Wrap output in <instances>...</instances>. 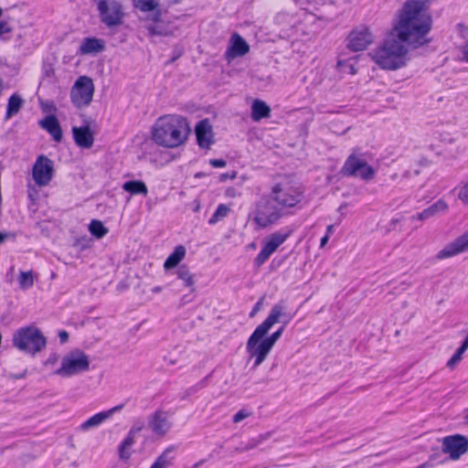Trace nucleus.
<instances>
[{
  "label": "nucleus",
  "mask_w": 468,
  "mask_h": 468,
  "mask_svg": "<svg viewBox=\"0 0 468 468\" xmlns=\"http://www.w3.org/2000/svg\"><path fill=\"white\" fill-rule=\"evenodd\" d=\"M179 280H182L186 287H192L195 283L193 274L186 265H181L176 271Z\"/></svg>",
  "instance_id": "obj_31"
},
{
  "label": "nucleus",
  "mask_w": 468,
  "mask_h": 468,
  "mask_svg": "<svg viewBox=\"0 0 468 468\" xmlns=\"http://www.w3.org/2000/svg\"><path fill=\"white\" fill-rule=\"evenodd\" d=\"M333 228H334V226H333V225H329V226L327 227V229H326V234H328V235H329V233H330V232H332Z\"/></svg>",
  "instance_id": "obj_58"
},
{
  "label": "nucleus",
  "mask_w": 468,
  "mask_h": 468,
  "mask_svg": "<svg viewBox=\"0 0 468 468\" xmlns=\"http://www.w3.org/2000/svg\"><path fill=\"white\" fill-rule=\"evenodd\" d=\"M432 27L427 0H406L392 32L370 52L372 60L382 69L396 70L407 65L409 50L404 44L418 48L430 43L426 36Z\"/></svg>",
  "instance_id": "obj_1"
},
{
  "label": "nucleus",
  "mask_w": 468,
  "mask_h": 468,
  "mask_svg": "<svg viewBox=\"0 0 468 468\" xmlns=\"http://www.w3.org/2000/svg\"><path fill=\"white\" fill-rule=\"evenodd\" d=\"M144 427V424L142 421L136 422L132 426L127 436L124 438L118 448L119 457L121 460L126 461L130 459L131 452L128 451V449L134 444L136 436L140 433Z\"/></svg>",
  "instance_id": "obj_16"
},
{
  "label": "nucleus",
  "mask_w": 468,
  "mask_h": 468,
  "mask_svg": "<svg viewBox=\"0 0 468 468\" xmlns=\"http://www.w3.org/2000/svg\"><path fill=\"white\" fill-rule=\"evenodd\" d=\"M468 251V230L441 250L436 258L444 260Z\"/></svg>",
  "instance_id": "obj_14"
},
{
  "label": "nucleus",
  "mask_w": 468,
  "mask_h": 468,
  "mask_svg": "<svg viewBox=\"0 0 468 468\" xmlns=\"http://www.w3.org/2000/svg\"><path fill=\"white\" fill-rule=\"evenodd\" d=\"M72 134L75 144L81 148L90 149L94 143V134L89 125L74 126Z\"/></svg>",
  "instance_id": "obj_19"
},
{
  "label": "nucleus",
  "mask_w": 468,
  "mask_h": 468,
  "mask_svg": "<svg viewBox=\"0 0 468 468\" xmlns=\"http://www.w3.org/2000/svg\"><path fill=\"white\" fill-rule=\"evenodd\" d=\"M342 66H346V67H348V69H349V73H351V74H356V70L355 67H354L352 64H346V63H343L341 60H339V61L337 62V67H338V68H341Z\"/></svg>",
  "instance_id": "obj_50"
},
{
  "label": "nucleus",
  "mask_w": 468,
  "mask_h": 468,
  "mask_svg": "<svg viewBox=\"0 0 468 468\" xmlns=\"http://www.w3.org/2000/svg\"><path fill=\"white\" fill-rule=\"evenodd\" d=\"M463 58L468 61V44L463 49Z\"/></svg>",
  "instance_id": "obj_54"
},
{
  "label": "nucleus",
  "mask_w": 468,
  "mask_h": 468,
  "mask_svg": "<svg viewBox=\"0 0 468 468\" xmlns=\"http://www.w3.org/2000/svg\"><path fill=\"white\" fill-rule=\"evenodd\" d=\"M258 445H259V444H258V442H257V439H256V437H253V438H250V439L248 441V442H247V444H246V446H245V449H246V450H250V449L256 448Z\"/></svg>",
  "instance_id": "obj_46"
},
{
  "label": "nucleus",
  "mask_w": 468,
  "mask_h": 468,
  "mask_svg": "<svg viewBox=\"0 0 468 468\" xmlns=\"http://www.w3.org/2000/svg\"><path fill=\"white\" fill-rule=\"evenodd\" d=\"M286 215L270 195L263 196L255 203V208L251 212L253 222L259 229H267L278 223Z\"/></svg>",
  "instance_id": "obj_6"
},
{
  "label": "nucleus",
  "mask_w": 468,
  "mask_h": 468,
  "mask_svg": "<svg viewBox=\"0 0 468 468\" xmlns=\"http://www.w3.org/2000/svg\"><path fill=\"white\" fill-rule=\"evenodd\" d=\"M229 207L225 204H219L211 218L208 219L210 225H214L228 216Z\"/></svg>",
  "instance_id": "obj_32"
},
{
  "label": "nucleus",
  "mask_w": 468,
  "mask_h": 468,
  "mask_svg": "<svg viewBox=\"0 0 468 468\" xmlns=\"http://www.w3.org/2000/svg\"><path fill=\"white\" fill-rule=\"evenodd\" d=\"M104 49V45L101 40L96 37H86L80 47V54L98 53Z\"/></svg>",
  "instance_id": "obj_24"
},
{
  "label": "nucleus",
  "mask_w": 468,
  "mask_h": 468,
  "mask_svg": "<svg viewBox=\"0 0 468 468\" xmlns=\"http://www.w3.org/2000/svg\"><path fill=\"white\" fill-rule=\"evenodd\" d=\"M260 304H261V303H260V302H258V303L255 304V306H254V308H253L252 312H251V313H250V316H253V315H254V314L257 312V310H258V308H259V305H260Z\"/></svg>",
  "instance_id": "obj_55"
},
{
  "label": "nucleus",
  "mask_w": 468,
  "mask_h": 468,
  "mask_svg": "<svg viewBox=\"0 0 468 468\" xmlns=\"http://www.w3.org/2000/svg\"><path fill=\"white\" fill-rule=\"evenodd\" d=\"M162 291V287L161 286H155L152 289V292L154 293H158Z\"/></svg>",
  "instance_id": "obj_56"
},
{
  "label": "nucleus",
  "mask_w": 468,
  "mask_h": 468,
  "mask_svg": "<svg viewBox=\"0 0 468 468\" xmlns=\"http://www.w3.org/2000/svg\"><path fill=\"white\" fill-rule=\"evenodd\" d=\"M123 407H124L123 404H119L108 410H105L104 412L106 413L107 418L110 419L115 412L122 410L123 409Z\"/></svg>",
  "instance_id": "obj_44"
},
{
  "label": "nucleus",
  "mask_w": 468,
  "mask_h": 468,
  "mask_svg": "<svg viewBox=\"0 0 468 468\" xmlns=\"http://www.w3.org/2000/svg\"><path fill=\"white\" fill-rule=\"evenodd\" d=\"M58 360V356L56 354H52L49 356V357L47 359V364H54Z\"/></svg>",
  "instance_id": "obj_52"
},
{
  "label": "nucleus",
  "mask_w": 468,
  "mask_h": 468,
  "mask_svg": "<svg viewBox=\"0 0 468 468\" xmlns=\"http://www.w3.org/2000/svg\"><path fill=\"white\" fill-rule=\"evenodd\" d=\"M97 8L101 23L109 28L122 24L124 12L120 0H99Z\"/></svg>",
  "instance_id": "obj_9"
},
{
  "label": "nucleus",
  "mask_w": 468,
  "mask_h": 468,
  "mask_svg": "<svg viewBox=\"0 0 468 468\" xmlns=\"http://www.w3.org/2000/svg\"><path fill=\"white\" fill-rule=\"evenodd\" d=\"M221 177H222V179L227 178V177H228V174H223V175L221 176Z\"/></svg>",
  "instance_id": "obj_61"
},
{
  "label": "nucleus",
  "mask_w": 468,
  "mask_h": 468,
  "mask_svg": "<svg viewBox=\"0 0 468 468\" xmlns=\"http://www.w3.org/2000/svg\"><path fill=\"white\" fill-rule=\"evenodd\" d=\"M89 230L90 234L97 239L103 238L109 231L103 223L98 219H92L90 221L89 225Z\"/></svg>",
  "instance_id": "obj_30"
},
{
  "label": "nucleus",
  "mask_w": 468,
  "mask_h": 468,
  "mask_svg": "<svg viewBox=\"0 0 468 468\" xmlns=\"http://www.w3.org/2000/svg\"><path fill=\"white\" fill-rule=\"evenodd\" d=\"M122 189L131 195H142L146 197L148 188L142 180H130L122 185Z\"/></svg>",
  "instance_id": "obj_27"
},
{
  "label": "nucleus",
  "mask_w": 468,
  "mask_h": 468,
  "mask_svg": "<svg viewBox=\"0 0 468 468\" xmlns=\"http://www.w3.org/2000/svg\"><path fill=\"white\" fill-rule=\"evenodd\" d=\"M249 416H250V413L246 410H240L233 416V421L236 423L239 422Z\"/></svg>",
  "instance_id": "obj_42"
},
{
  "label": "nucleus",
  "mask_w": 468,
  "mask_h": 468,
  "mask_svg": "<svg viewBox=\"0 0 468 468\" xmlns=\"http://www.w3.org/2000/svg\"><path fill=\"white\" fill-rule=\"evenodd\" d=\"M202 463H203V461H200V462L195 463L193 468H197Z\"/></svg>",
  "instance_id": "obj_60"
},
{
  "label": "nucleus",
  "mask_w": 468,
  "mask_h": 468,
  "mask_svg": "<svg viewBox=\"0 0 468 468\" xmlns=\"http://www.w3.org/2000/svg\"><path fill=\"white\" fill-rule=\"evenodd\" d=\"M197 144L200 148L208 149L214 143L212 126L207 119L201 120L195 128Z\"/></svg>",
  "instance_id": "obj_15"
},
{
  "label": "nucleus",
  "mask_w": 468,
  "mask_h": 468,
  "mask_svg": "<svg viewBox=\"0 0 468 468\" xmlns=\"http://www.w3.org/2000/svg\"><path fill=\"white\" fill-rule=\"evenodd\" d=\"M273 200L283 212L287 209L297 207L304 198L303 186L289 178L275 183L269 193Z\"/></svg>",
  "instance_id": "obj_4"
},
{
  "label": "nucleus",
  "mask_w": 468,
  "mask_h": 468,
  "mask_svg": "<svg viewBox=\"0 0 468 468\" xmlns=\"http://www.w3.org/2000/svg\"><path fill=\"white\" fill-rule=\"evenodd\" d=\"M458 197L463 204L468 205V182L460 189Z\"/></svg>",
  "instance_id": "obj_40"
},
{
  "label": "nucleus",
  "mask_w": 468,
  "mask_h": 468,
  "mask_svg": "<svg viewBox=\"0 0 468 468\" xmlns=\"http://www.w3.org/2000/svg\"><path fill=\"white\" fill-rule=\"evenodd\" d=\"M186 253V248L183 245H177L175 248L174 251L165 261V270H171L176 267L180 263V261L185 258Z\"/></svg>",
  "instance_id": "obj_25"
},
{
  "label": "nucleus",
  "mask_w": 468,
  "mask_h": 468,
  "mask_svg": "<svg viewBox=\"0 0 468 468\" xmlns=\"http://www.w3.org/2000/svg\"><path fill=\"white\" fill-rule=\"evenodd\" d=\"M209 164L213 167L221 168L227 165V162L223 159H210Z\"/></svg>",
  "instance_id": "obj_43"
},
{
  "label": "nucleus",
  "mask_w": 468,
  "mask_h": 468,
  "mask_svg": "<svg viewBox=\"0 0 468 468\" xmlns=\"http://www.w3.org/2000/svg\"><path fill=\"white\" fill-rule=\"evenodd\" d=\"M108 420L104 411L98 412L81 423L80 430L88 431L91 428L100 426L102 422Z\"/></svg>",
  "instance_id": "obj_29"
},
{
  "label": "nucleus",
  "mask_w": 468,
  "mask_h": 468,
  "mask_svg": "<svg viewBox=\"0 0 468 468\" xmlns=\"http://www.w3.org/2000/svg\"><path fill=\"white\" fill-rule=\"evenodd\" d=\"M151 133L156 144L165 148H176L186 144L191 128L186 117L167 114L155 121Z\"/></svg>",
  "instance_id": "obj_3"
},
{
  "label": "nucleus",
  "mask_w": 468,
  "mask_h": 468,
  "mask_svg": "<svg viewBox=\"0 0 468 468\" xmlns=\"http://www.w3.org/2000/svg\"><path fill=\"white\" fill-rule=\"evenodd\" d=\"M271 254L272 253L271 251H269L262 246L261 251L254 259V266L257 268L261 267L262 264L266 262V261L270 258Z\"/></svg>",
  "instance_id": "obj_36"
},
{
  "label": "nucleus",
  "mask_w": 468,
  "mask_h": 468,
  "mask_svg": "<svg viewBox=\"0 0 468 468\" xmlns=\"http://www.w3.org/2000/svg\"><path fill=\"white\" fill-rule=\"evenodd\" d=\"M167 364L168 365H175L176 364V360L169 359V360H167Z\"/></svg>",
  "instance_id": "obj_59"
},
{
  "label": "nucleus",
  "mask_w": 468,
  "mask_h": 468,
  "mask_svg": "<svg viewBox=\"0 0 468 468\" xmlns=\"http://www.w3.org/2000/svg\"><path fill=\"white\" fill-rule=\"evenodd\" d=\"M270 437H271V433L270 432H265V433H262V434H259L258 436H256L258 444L259 445L261 444L264 441L268 440Z\"/></svg>",
  "instance_id": "obj_48"
},
{
  "label": "nucleus",
  "mask_w": 468,
  "mask_h": 468,
  "mask_svg": "<svg viewBox=\"0 0 468 468\" xmlns=\"http://www.w3.org/2000/svg\"><path fill=\"white\" fill-rule=\"evenodd\" d=\"M294 314L287 311L284 302L274 304L267 318L259 324L247 341L246 350L251 358H254L252 368L261 365L270 354L272 346L264 338L270 329L276 323L289 324Z\"/></svg>",
  "instance_id": "obj_2"
},
{
  "label": "nucleus",
  "mask_w": 468,
  "mask_h": 468,
  "mask_svg": "<svg viewBox=\"0 0 468 468\" xmlns=\"http://www.w3.org/2000/svg\"><path fill=\"white\" fill-rule=\"evenodd\" d=\"M59 340L62 344L66 343L69 340V334L68 332L61 330L58 333Z\"/></svg>",
  "instance_id": "obj_51"
},
{
  "label": "nucleus",
  "mask_w": 468,
  "mask_h": 468,
  "mask_svg": "<svg viewBox=\"0 0 468 468\" xmlns=\"http://www.w3.org/2000/svg\"><path fill=\"white\" fill-rule=\"evenodd\" d=\"M468 349V346L462 343V345L457 348L452 356L448 360L447 367L450 368H453L457 363L462 360L463 353Z\"/></svg>",
  "instance_id": "obj_35"
},
{
  "label": "nucleus",
  "mask_w": 468,
  "mask_h": 468,
  "mask_svg": "<svg viewBox=\"0 0 468 468\" xmlns=\"http://www.w3.org/2000/svg\"><path fill=\"white\" fill-rule=\"evenodd\" d=\"M328 239H329V235H328V234H326L325 236H324V237L321 239V240H320V245H321V247L324 246V245L327 243Z\"/></svg>",
  "instance_id": "obj_53"
},
{
  "label": "nucleus",
  "mask_w": 468,
  "mask_h": 468,
  "mask_svg": "<svg viewBox=\"0 0 468 468\" xmlns=\"http://www.w3.org/2000/svg\"><path fill=\"white\" fill-rule=\"evenodd\" d=\"M175 452L174 446H169L166 448L155 460V462L151 465L150 468H167L173 463V460L175 456L173 452Z\"/></svg>",
  "instance_id": "obj_26"
},
{
  "label": "nucleus",
  "mask_w": 468,
  "mask_h": 468,
  "mask_svg": "<svg viewBox=\"0 0 468 468\" xmlns=\"http://www.w3.org/2000/svg\"><path fill=\"white\" fill-rule=\"evenodd\" d=\"M292 229H280L266 237L263 247L273 253L291 236Z\"/></svg>",
  "instance_id": "obj_22"
},
{
  "label": "nucleus",
  "mask_w": 468,
  "mask_h": 468,
  "mask_svg": "<svg viewBox=\"0 0 468 468\" xmlns=\"http://www.w3.org/2000/svg\"><path fill=\"white\" fill-rule=\"evenodd\" d=\"M449 207L443 199H439L429 207L423 209L420 213L411 216V220H427L440 213H446Z\"/></svg>",
  "instance_id": "obj_20"
},
{
  "label": "nucleus",
  "mask_w": 468,
  "mask_h": 468,
  "mask_svg": "<svg viewBox=\"0 0 468 468\" xmlns=\"http://www.w3.org/2000/svg\"><path fill=\"white\" fill-rule=\"evenodd\" d=\"M271 115L270 106L263 101L256 99L251 104V119L254 122H260Z\"/></svg>",
  "instance_id": "obj_23"
},
{
  "label": "nucleus",
  "mask_w": 468,
  "mask_h": 468,
  "mask_svg": "<svg viewBox=\"0 0 468 468\" xmlns=\"http://www.w3.org/2000/svg\"><path fill=\"white\" fill-rule=\"evenodd\" d=\"M151 12H154L152 15V20L155 23L160 21L162 13L159 6L155 10H152Z\"/></svg>",
  "instance_id": "obj_47"
},
{
  "label": "nucleus",
  "mask_w": 468,
  "mask_h": 468,
  "mask_svg": "<svg viewBox=\"0 0 468 468\" xmlns=\"http://www.w3.org/2000/svg\"><path fill=\"white\" fill-rule=\"evenodd\" d=\"M287 324H283L282 326H281L277 331H275L274 333H272L271 335L269 336H264V338L269 342V344L273 347V346L275 345V343L279 340V338L282 336L283 331H284V327Z\"/></svg>",
  "instance_id": "obj_38"
},
{
  "label": "nucleus",
  "mask_w": 468,
  "mask_h": 468,
  "mask_svg": "<svg viewBox=\"0 0 468 468\" xmlns=\"http://www.w3.org/2000/svg\"><path fill=\"white\" fill-rule=\"evenodd\" d=\"M467 450L468 440L463 435L446 436L442 440V452L448 453L452 460L459 459Z\"/></svg>",
  "instance_id": "obj_13"
},
{
  "label": "nucleus",
  "mask_w": 468,
  "mask_h": 468,
  "mask_svg": "<svg viewBox=\"0 0 468 468\" xmlns=\"http://www.w3.org/2000/svg\"><path fill=\"white\" fill-rule=\"evenodd\" d=\"M340 173L343 176L358 177L365 181L371 180L376 175L375 169L356 153L346 158Z\"/></svg>",
  "instance_id": "obj_8"
},
{
  "label": "nucleus",
  "mask_w": 468,
  "mask_h": 468,
  "mask_svg": "<svg viewBox=\"0 0 468 468\" xmlns=\"http://www.w3.org/2000/svg\"><path fill=\"white\" fill-rule=\"evenodd\" d=\"M9 238H15V234L11 232H0V244L4 243Z\"/></svg>",
  "instance_id": "obj_49"
},
{
  "label": "nucleus",
  "mask_w": 468,
  "mask_h": 468,
  "mask_svg": "<svg viewBox=\"0 0 468 468\" xmlns=\"http://www.w3.org/2000/svg\"><path fill=\"white\" fill-rule=\"evenodd\" d=\"M90 368L88 356L81 350H75L62 358L61 366L55 371V374L61 377H71Z\"/></svg>",
  "instance_id": "obj_7"
},
{
  "label": "nucleus",
  "mask_w": 468,
  "mask_h": 468,
  "mask_svg": "<svg viewBox=\"0 0 468 468\" xmlns=\"http://www.w3.org/2000/svg\"><path fill=\"white\" fill-rule=\"evenodd\" d=\"M11 27L5 21H0V37L5 33L11 32Z\"/></svg>",
  "instance_id": "obj_45"
},
{
  "label": "nucleus",
  "mask_w": 468,
  "mask_h": 468,
  "mask_svg": "<svg viewBox=\"0 0 468 468\" xmlns=\"http://www.w3.org/2000/svg\"><path fill=\"white\" fill-rule=\"evenodd\" d=\"M135 6L143 12L155 10L159 6V0H134Z\"/></svg>",
  "instance_id": "obj_33"
},
{
  "label": "nucleus",
  "mask_w": 468,
  "mask_h": 468,
  "mask_svg": "<svg viewBox=\"0 0 468 468\" xmlns=\"http://www.w3.org/2000/svg\"><path fill=\"white\" fill-rule=\"evenodd\" d=\"M250 50L249 44L238 33H234L231 37V43L225 52V58L230 61L236 58L242 57Z\"/></svg>",
  "instance_id": "obj_17"
},
{
  "label": "nucleus",
  "mask_w": 468,
  "mask_h": 468,
  "mask_svg": "<svg viewBox=\"0 0 468 468\" xmlns=\"http://www.w3.org/2000/svg\"><path fill=\"white\" fill-rule=\"evenodd\" d=\"M147 30L149 31V33L151 35H154V36L166 35V33L164 30H162L161 27L156 24L148 26Z\"/></svg>",
  "instance_id": "obj_41"
},
{
  "label": "nucleus",
  "mask_w": 468,
  "mask_h": 468,
  "mask_svg": "<svg viewBox=\"0 0 468 468\" xmlns=\"http://www.w3.org/2000/svg\"><path fill=\"white\" fill-rule=\"evenodd\" d=\"M39 124L52 136L55 142H61L63 133L59 122L55 115H48L39 122Z\"/></svg>",
  "instance_id": "obj_21"
},
{
  "label": "nucleus",
  "mask_w": 468,
  "mask_h": 468,
  "mask_svg": "<svg viewBox=\"0 0 468 468\" xmlns=\"http://www.w3.org/2000/svg\"><path fill=\"white\" fill-rule=\"evenodd\" d=\"M211 374L206 376L203 379H201L198 383L191 387L188 390V394H193L202 388H204L207 386V380L210 378Z\"/></svg>",
  "instance_id": "obj_39"
},
{
  "label": "nucleus",
  "mask_w": 468,
  "mask_h": 468,
  "mask_svg": "<svg viewBox=\"0 0 468 468\" xmlns=\"http://www.w3.org/2000/svg\"><path fill=\"white\" fill-rule=\"evenodd\" d=\"M94 94V84L88 76H80L77 79L70 90V101L78 108H83L90 104Z\"/></svg>",
  "instance_id": "obj_10"
},
{
  "label": "nucleus",
  "mask_w": 468,
  "mask_h": 468,
  "mask_svg": "<svg viewBox=\"0 0 468 468\" xmlns=\"http://www.w3.org/2000/svg\"><path fill=\"white\" fill-rule=\"evenodd\" d=\"M23 102V99L18 94H12L8 99L5 120H9L16 115L22 108Z\"/></svg>",
  "instance_id": "obj_28"
},
{
  "label": "nucleus",
  "mask_w": 468,
  "mask_h": 468,
  "mask_svg": "<svg viewBox=\"0 0 468 468\" xmlns=\"http://www.w3.org/2000/svg\"><path fill=\"white\" fill-rule=\"evenodd\" d=\"M19 285L22 289L27 290L34 285L33 271H20Z\"/></svg>",
  "instance_id": "obj_34"
},
{
  "label": "nucleus",
  "mask_w": 468,
  "mask_h": 468,
  "mask_svg": "<svg viewBox=\"0 0 468 468\" xmlns=\"http://www.w3.org/2000/svg\"><path fill=\"white\" fill-rule=\"evenodd\" d=\"M54 165L53 161L45 155L37 157L32 170V176L35 183L39 186L49 184L53 177Z\"/></svg>",
  "instance_id": "obj_12"
},
{
  "label": "nucleus",
  "mask_w": 468,
  "mask_h": 468,
  "mask_svg": "<svg viewBox=\"0 0 468 468\" xmlns=\"http://www.w3.org/2000/svg\"><path fill=\"white\" fill-rule=\"evenodd\" d=\"M373 41L374 36L369 27L365 25H360L349 33L346 47L354 52L362 51Z\"/></svg>",
  "instance_id": "obj_11"
},
{
  "label": "nucleus",
  "mask_w": 468,
  "mask_h": 468,
  "mask_svg": "<svg viewBox=\"0 0 468 468\" xmlns=\"http://www.w3.org/2000/svg\"><path fill=\"white\" fill-rule=\"evenodd\" d=\"M274 21L277 25L286 27L291 25L292 16L288 13L281 12L275 16Z\"/></svg>",
  "instance_id": "obj_37"
},
{
  "label": "nucleus",
  "mask_w": 468,
  "mask_h": 468,
  "mask_svg": "<svg viewBox=\"0 0 468 468\" xmlns=\"http://www.w3.org/2000/svg\"><path fill=\"white\" fill-rule=\"evenodd\" d=\"M466 422L468 423V414L465 417Z\"/></svg>",
  "instance_id": "obj_62"
},
{
  "label": "nucleus",
  "mask_w": 468,
  "mask_h": 468,
  "mask_svg": "<svg viewBox=\"0 0 468 468\" xmlns=\"http://www.w3.org/2000/svg\"><path fill=\"white\" fill-rule=\"evenodd\" d=\"M148 424L152 431L158 436L165 435L171 429V423L168 421L167 413L163 410L154 411L150 416Z\"/></svg>",
  "instance_id": "obj_18"
},
{
  "label": "nucleus",
  "mask_w": 468,
  "mask_h": 468,
  "mask_svg": "<svg viewBox=\"0 0 468 468\" xmlns=\"http://www.w3.org/2000/svg\"><path fill=\"white\" fill-rule=\"evenodd\" d=\"M182 0H168L169 4L176 5L179 4Z\"/></svg>",
  "instance_id": "obj_57"
},
{
  "label": "nucleus",
  "mask_w": 468,
  "mask_h": 468,
  "mask_svg": "<svg viewBox=\"0 0 468 468\" xmlns=\"http://www.w3.org/2000/svg\"><path fill=\"white\" fill-rule=\"evenodd\" d=\"M12 343L19 351L34 356L46 347L47 338L40 329L28 325L21 327L14 333Z\"/></svg>",
  "instance_id": "obj_5"
}]
</instances>
